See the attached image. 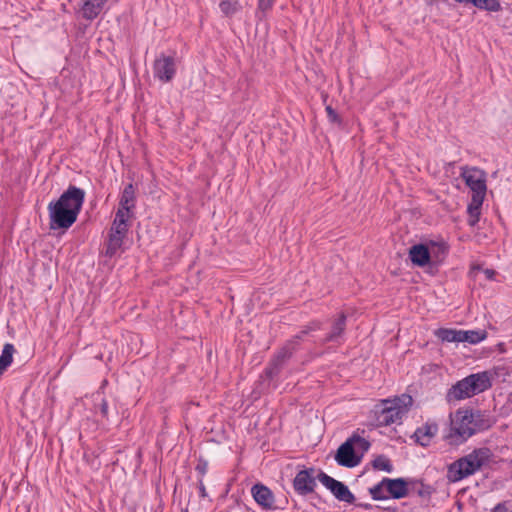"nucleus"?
Returning a JSON list of instances; mask_svg holds the SVG:
<instances>
[{"instance_id":"15","label":"nucleus","mask_w":512,"mask_h":512,"mask_svg":"<svg viewBox=\"0 0 512 512\" xmlns=\"http://www.w3.org/2000/svg\"><path fill=\"white\" fill-rule=\"evenodd\" d=\"M409 258L414 265L423 267L430 262V252L424 244H416L410 248Z\"/></svg>"},{"instance_id":"6","label":"nucleus","mask_w":512,"mask_h":512,"mask_svg":"<svg viewBox=\"0 0 512 512\" xmlns=\"http://www.w3.org/2000/svg\"><path fill=\"white\" fill-rule=\"evenodd\" d=\"M476 432L473 414L469 411H457L451 420L446 439L450 444L458 445L466 441Z\"/></svg>"},{"instance_id":"1","label":"nucleus","mask_w":512,"mask_h":512,"mask_svg":"<svg viewBox=\"0 0 512 512\" xmlns=\"http://www.w3.org/2000/svg\"><path fill=\"white\" fill-rule=\"evenodd\" d=\"M85 200V191L70 185L56 201L48 204L50 228L68 229L77 220Z\"/></svg>"},{"instance_id":"20","label":"nucleus","mask_w":512,"mask_h":512,"mask_svg":"<svg viewBox=\"0 0 512 512\" xmlns=\"http://www.w3.org/2000/svg\"><path fill=\"white\" fill-rule=\"evenodd\" d=\"M126 237H123L121 235H115L112 233H109L108 241L106 244V256L113 257L115 256L118 251L122 248L123 241Z\"/></svg>"},{"instance_id":"16","label":"nucleus","mask_w":512,"mask_h":512,"mask_svg":"<svg viewBox=\"0 0 512 512\" xmlns=\"http://www.w3.org/2000/svg\"><path fill=\"white\" fill-rule=\"evenodd\" d=\"M136 206L135 187L132 183L127 184L120 196L119 208L133 212Z\"/></svg>"},{"instance_id":"21","label":"nucleus","mask_w":512,"mask_h":512,"mask_svg":"<svg viewBox=\"0 0 512 512\" xmlns=\"http://www.w3.org/2000/svg\"><path fill=\"white\" fill-rule=\"evenodd\" d=\"M486 338V332L481 330H460V343L477 344Z\"/></svg>"},{"instance_id":"18","label":"nucleus","mask_w":512,"mask_h":512,"mask_svg":"<svg viewBox=\"0 0 512 512\" xmlns=\"http://www.w3.org/2000/svg\"><path fill=\"white\" fill-rule=\"evenodd\" d=\"M483 201H484V199L471 198V201L468 204V207H467L468 220H467V222L472 227L475 226L479 222Z\"/></svg>"},{"instance_id":"13","label":"nucleus","mask_w":512,"mask_h":512,"mask_svg":"<svg viewBox=\"0 0 512 512\" xmlns=\"http://www.w3.org/2000/svg\"><path fill=\"white\" fill-rule=\"evenodd\" d=\"M251 494L258 505L265 509H271L274 506V495L265 485L257 483L252 486Z\"/></svg>"},{"instance_id":"5","label":"nucleus","mask_w":512,"mask_h":512,"mask_svg":"<svg viewBox=\"0 0 512 512\" xmlns=\"http://www.w3.org/2000/svg\"><path fill=\"white\" fill-rule=\"evenodd\" d=\"M370 443L359 435H353L341 444L336 452L335 460L343 467L353 468L361 462V455L357 451L366 452Z\"/></svg>"},{"instance_id":"11","label":"nucleus","mask_w":512,"mask_h":512,"mask_svg":"<svg viewBox=\"0 0 512 512\" xmlns=\"http://www.w3.org/2000/svg\"><path fill=\"white\" fill-rule=\"evenodd\" d=\"M154 77L160 81L170 82L176 74L175 59L172 56L161 54L153 65Z\"/></svg>"},{"instance_id":"30","label":"nucleus","mask_w":512,"mask_h":512,"mask_svg":"<svg viewBox=\"0 0 512 512\" xmlns=\"http://www.w3.org/2000/svg\"><path fill=\"white\" fill-rule=\"evenodd\" d=\"M220 10L225 15H232L236 11V3L231 2L230 0H222L219 4Z\"/></svg>"},{"instance_id":"27","label":"nucleus","mask_w":512,"mask_h":512,"mask_svg":"<svg viewBox=\"0 0 512 512\" xmlns=\"http://www.w3.org/2000/svg\"><path fill=\"white\" fill-rule=\"evenodd\" d=\"M129 230V224L128 223H118L114 222L112 223L111 229L109 233L115 234V235H121L123 237L127 236Z\"/></svg>"},{"instance_id":"7","label":"nucleus","mask_w":512,"mask_h":512,"mask_svg":"<svg viewBox=\"0 0 512 512\" xmlns=\"http://www.w3.org/2000/svg\"><path fill=\"white\" fill-rule=\"evenodd\" d=\"M460 176L472 192L471 198L485 199L487 185L486 173L477 167L462 166Z\"/></svg>"},{"instance_id":"37","label":"nucleus","mask_w":512,"mask_h":512,"mask_svg":"<svg viewBox=\"0 0 512 512\" xmlns=\"http://www.w3.org/2000/svg\"><path fill=\"white\" fill-rule=\"evenodd\" d=\"M484 274H485V276H486V278H487V279L492 280V279H494V276H495V274H496V273H495V271H494V270H492V269H486V270L484 271Z\"/></svg>"},{"instance_id":"17","label":"nucleus","mask_w":512,"mask_h":512,"mask_svg":"<svg viewBox=\"0 0 512 512\" xmlns=\"http://www.w3.org/2000/svg\"><path fill=\"white\" fill-rule=\"evenodd\" d=\"M105 4L94 0H83L81 7L82 15L87 20L95 19L102 11Z\"/></svg>"},{"instance_id":"25","label":"nucleus","mask_w":512,"mask_h":512,"mask_svg":"<svg viewBox=\"0 0 512 512\" xmlns=\"http://www.w3.org/2000/svg\"><path fill=\"white\" fill-rule=\"evenodd\" d=\"M474 6L479 9H484L492 12H497L501 9L498 0H475Z\"/></svg>"},{"instance_id":"22","label":"nucleus","mask_w":512,"mask_h":512,"mask_svg":"<svg viewBox=\"0 0 512 512\" xmlns=\"http://www.w3.org/2000/svg\"><path fill=\"white\" fill-rule=\"evenodd\" d=\"M15 352L14 345L6 343L0 355V375L12 364L13 354Z\"/></svg>"},{"instance_id":"4","label":"nucleus","mask_w":512,"mask_h":512,"mask_svg":"<svg viewBox=\"0 0 512 512\" xmlns=\"http://www.w3.org/2000/svg\"><path fill=\"white\" fill-rule=\"evenodd\" d=\"M492 386L488 372L471 374L454 384L448 391L449 400H463L488 390Z\"/></svg>"},{"instance_id":"39","label":"nucleus","mask_w":512,"mask_h":512,"mask_svg":"<svg viewBox=\"0 0 512 512\" xmlns=\"http://www.w3.org/2000/svg\"><path fill=\"white\" fill-rule=\"evenodd\" d=\"M357 506L360 508H363V509H371L372 508V505L369 503H359V504H357Z\"/></svg>"},{"instance_id":"12","label":"nucleus","mask_w":512,"mask_h":512,"mask_svg":"<svg viewBox=\"0 0 512 512\" xmlns=\"http://www.w3.org/2000/svg\"><path fill=\"white\" fill-rule=\"evenodd\" d=\"M383 484H386L388 496L393 499H401L409 494L410 488L404 478H383Z\"/></svg>"},{"instance_id":"9","label":"nucleus","mask_w":512,"mask_h":512,"mask_svg":"<svg viewBox=\"0 0 512 512\" xmlns=\"http://www.w3.org/2000/svg\"><path fill=\"white\" fill-rule=\"evenodd\" d=\"M317 477L336 499L349 504L354 503L355 496L344 483L334 479L323 471H319Z\"/></svg>"},{"instance_id":"28","label":"nucleus","mask_w":512,"mask_h":512,"mask_svg":"<svg viewBox=\"0 0 512 512\" xmlns=\"http://www.w3.org/2000/svg\"><path fill=\"white\" fill-rule=\"evenodd\" d=\"M410 490L417 493L420 497H429L431 494L430 486L424 485L423 483H413Z\"/></svg>"},{"instance_id":"31","label":"nucleus","mask_w":512,"mask_h":512,"mask_svg":"<svg viewBox=\"0 0 512 512\" xmlns=\"http://www.w3.org/2000/svg\"><path fill=\"white\" fill-rule=\"evenodd\" d=\"M275 0H258V11L257 15L259 13L261 14V18L265 16L266 12L269 11L273 5Z\"/></svg>"},{"instance_id":"24","label":"nucleus","mask_w":512,"mask_h":512,"mask_svg":"<svg viewBox=\"0 0 512 512\" xmlns=\"http://www.w3.org/2000/svg\"><path fill=\"white\" fill-rule=\"evenodd\" d=\"M386 484H383V479L369 488V494L373 500H387L389 499L388 494H386Z\"/></svg>"},{"instance_id":"36","label":"nucleus","mask_w":512,"mask_h":512,"mask_svg":"<svg viewBox=\"0 0 512 512\" xmlns=\"http://www.w3.org/2000/svg\"><path fill=\"white\" fill-rule=\"evenodd\" d=\"M492 512H508V508L506 506V503L505 502H501V503H498L494 509L492 510Z\"/></svg>"},{"instance_id":"29","label":"nucleus","mask_w":512,"mask_h":512,"mask_svg":"<svg viewBox=\"0 0 512 512\" xmlns=\"http://www.w3.org/2000/svg\"><path fill=\"white\" fill-rule=\"evenodd\" d=\"M132 215H133V212H131L129 210L122 209V208H118L113 221L121 223V224L128 223V220L132 217Z\"/></svg>"},{"instance_id":"33","label":"nucleus","mask_w":512,"mask_h":512,"mask_svg":"<svg viewBox=\"0 0 512 512\" xmlns=\"http://www.w3.org/2000/svg\"><path fill=\"white\" fill-rule=\"evenodd\" d=\"M96 407L98 408V412L100 413L102 418L108 420V418H109V406H108L107 400L104 397L101 398L100 403Z\"/></svg>"},{"instance_id":"8","label":"nucleus","mask_w":512,"mask_h":512,"mask_svg":"<svg viewBox=\"0 0 512 512\" xmlns=\"http://www.w3.org/2000/svg\"><path fill=\"white\" fill-rule=\"evenodd\" d=\"M301 340V335H295L277 351L265 369V374L268 378L272 379L280 373L284 363L291 358L293 353L297 350Z\"/></svg>"},{"instance_id":"23","label":"nucleus","mask_w":512,"mask_h":512,"mask_svg":"<svg viewBox=\"0 0 512 512\" xmlns=\"http://www.w3.org/2000/svg\"><path fill=\"white\" fill-rule=\"evenodd\" d=\"M435 335L438 339H440L443 342L460 343V330L439 328L438 330H436Z\"/></svg>"},{"instance_id":"26","label":"nucleus","mask_w":512,"mask_h":512,"mask_svg":"<svg viewBox=\"0 0 512 512\" xmlns=\"http://www.w3.org/2000/svg\"><path fill=\"white\" fill-rule=\"evenodd\" d=\"M372 464L373 467L377 470L386 471L388 473L392 472L393 470V466L390 460L383 455H380L377 458H375Z\"/></svg>"},{"instance_id":"19","label":"nucleus","mask_w":512,"mask_h":512,"mask_svg":"<svg viewBox=\"0 0 512 512\" xmlns=\"http://www.w3.org/2000/svg\"><path fill=\"white\" fill-rule=\"evenodd\" d=\"M346 327V315L341 313L332 325L331 332L326 336L324 342H335L343 334Z\"/></svg>"},{"instance_id":"10","label":"nucleus","mask_w":512,"mask_h":512,"mask_svg":"<svg viewBox=\"0 0 512 512\" xmlns=\"http://www.w3.org/2000/svg\"><path fill=\"white\" fill-rule=\"evenodd\" d=\"M317 474V470L314 467L300 470L293 480V488L295 492L301 496L313 493L317 486Z\"/></svg>"},{"instance_id":"34","label":"nucleus","mask_w":512,"mask_h":512,"mask_svg":"<svg viewBox=\"0 0 512 512\" xmlns=\"http://www.w3.org/2000/svg\"><path fill=\"white\" fill-rule=\"evenodd\" d=\"M325 110H326L327 117L330 122H332V123H340L341 122L339 115L331 106H326Z\"/></svg>"},{"instance_id":"14","label":"nucleus","mask_w":512,"mask_h":512,"mask_svg":"<svg viewBox=\"0 0 512 512\" xmlns=\"http://www.w3.org/2000/svg\"><path fill=\"white\" fill-rule=\"evenodd\" d=\"M438 432V425L436 423H425L421 427H418L412 438L415 442L423 447L428 446L432 439L436 436Z\"/></svg>"},{"instance_id":"35","label":"nucleus","mask_w":512,"mask_h":512,"mask_svg":"<svg viewBox=\"0 0 512 512\" xmlns=\"http://www.w3.org/2000/svg\"><path fill=\"white\" fill-rule=\"evenodd\" d=\"M198 489H199V496L201 498H206L208 496L207 491H206V487H205V485H204L202 480H200L199 483H198Z\"/></svg>"},{"instance_id":"40","label":"nucleus","mask_w":512,"mask_h":512,"mask_svg":"<svg viewBox=\"0 0 512 512\" xmlns=\"http://www.w3.org/2000/svg\"><path fill=\"white\" fill-rule=\"evenodd\" d=\"M202 475L206 473V465L200 466L198 465L196 468Z\"/></svg>"},{"instance_id":"2","label":"nucleus","mask_w":512,"mask_h":512,"mask_svg":"<svg viewBox=\"0 0 512 512\" xmlns=\"http://www.w3.org/2000/svg\"><path fill=\"white\" fill-rule=\"evenodd\" d=\"M412 404L413 399L408 394H402L394 399L381 400L371 411L373 425L386 427L392 424H400Z\"/></svg>"},{"instance_id":"32","label":"nucleus","mask_w":512,"mask_h":512,"mask_svg":"<svg viewBox=\"0 0 512 512\" xmlns=\"http://www.w3.org/2000/svg\"><path fill=\"white\" fill-rule=\"evenodd\" d=\"M320 328H321V323L319 321H312L308 325H306L304 327V329H302L297 335H301L302 339H303L304 336L307 335L308 333H310L312 331H317Z\"/></svg>"},{"instance_id":"3","label":"nucleus","mask_w":512,"mask_h":512,"mask_svg":"<svg viewBox=\"0 0 512 512\" xmlns=\"http://www.w3.org/2000/svg\"><path fill=\"white\" fill-rule=\"evenodd\" d=\"M491 451L488 448L474 449L469 454L458 458L447 466L446 478L450 483H457L474 475L488 465Z\"/></svg>"},{"instance_id":"38","label":"nucleus","mask_w":512,"mask_h":512,"mask_svg":"<svg viewBox=\"0 0 512 512\" xmlns=\"http://www.w3.org/2000/svg\"><path fill=\"white\" fill-rule=\"evenodd\" d=\"M454 1L458 2L460 4H463V5H469V4L474 5L475 0H454Z\"/></svg>"}]
</instances>
